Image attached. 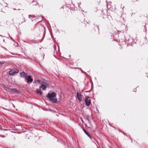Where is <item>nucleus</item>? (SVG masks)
Wrapping results in <instances>:
<instances>
[{
    "mask_svg": "<svg viewBox=\"0 0 148 148\" xmlns=\"http://www.w3.org/2000/svg\"><path fill=\"white\" fill-rule=\"evenodd\" d=\"M56 94L54 92H53L51 93H48L47 97L50 99V101L53 103H56L57 101V99L56 97Z\"/></svg>",
    "mask_w": 148,
    "mask_h": 148,
    "instance_id": "nucleus-1",
    "label": "nucleus"
},
{
    "mask_svg": "<svg viewBox=\"0 0 148 148\" xmlns=\"http://www.w3.org/2000/svg\"><path fill=\"white\" fill-rule=\"evenodd\" d=\"M85 101L86 106L88 107L89 106L91 103L90 98L88 96L86 97L85 99Z\"/></svg>",
    "mask_w": 148,
    "mask_h": 148,
    "instance_id": "nucleus-2",
    "label": "nucleus"
},
{
    "mask_svg": "<svg viewBox=\"0 0 148 148\" xmlns=\"http://www.w3.org/2000/svg\"><path fill=\"white\" fill-rule=\"evenodd\" d=\"M18 71L16 69H11L9 72V74L11 75H13L16 73H18Z\"/></svg>",
    "mask_w": 148,
    "mask_h": 148,
    "instance_id": "nucleus-3",
    "label": "nucleus"
},
{
    "mask_svg": "<svg viewBox=\"0 0 148 148\" xmlns=\"http://www.w3.org/2000/svg\"><path fill=\"white\" fill-rule=\"evenodd\" d=\"M77 98L79 101H82V96L80 93L79 92H77Z\"/></svg>",
    "mask_w": 148,
    "mask_h": 148,
    "instance_id": "nucleus-4",
    "label": "nucleus"
},
{
    "mask_svg": "<svg viewBox=\"0 0 148 148\" xmlns=\"http://www.w3.org/2000/svg\"><path fill=\"white\" fill-rule=\"evenodd\" d=\"M26 79L27 80V83L32 82L33 81V79L31 78V76L30 75L28 76Z\"/></svg>",
    "mask_w": 148,
    "mask_h": 148,
    "instance_id": "nucleus-5",
    "label": "nucleus"
},
{
    "mask_svg": "<svg viewBox=\"0 0 148 148\" xmlns=\"http://www.w3.org/2000/svg\"><path fill=\"white\" fill-rule=\"evenodd\" d=\"M20 75L22 77H26L27 76V74L24 72L20 73Z\"/></svg>",
    "mask_w": 148,
    "mask_h": 148,
    "instance_id": "nucleus-6",
    "label": "nucleus"
},
{
    "mask_svg": "<svg viewBox=\"0 0 148 148\" xmlns=\"http://www.w3.org/2000/svg\"><path fill=\"white\" fill-rule=\"evenodd\" d=\"M40 88H42L43 90H45L47 86L44 84H42L41 86H40Z\"/></svg>",
    "mask_w": 148,
    "mask_h": 148,
    "instance_id": "nucleus-7",
    "label": "nucleus"
},
{
    "mask_svg": "<svg viewBox=\"0 0 148 148\" xmlns=\"http://www.w3.org/2000/svg\"><path fill=\"white\" fill-rule=\"evenodd\" d=\"M84 131L85 132V133L91 139V137L90 136V135L84 129H83Z\"/></svg>",
    "mask_w": 148,
    "mask_h": 148,
    "instance_id": "nucleus-8",
    "label": "nucleus"
},
{
    "mask_svg": "<svg viewBox=\"0 0 148 148\" xmlns=\"http://www.w3.org/2000/svg\"><path fill=\"white\" fill-rule=\"evenodd\" d=\"M11 90L12 92L13 93L16 92L18 91L17 89L16 88H12L11 89Z\"/></svg>",
    "mask_w": 148,
    "mask_h": 148,
    "instance_id": "nucleus-9",
    "label": "nucleus"
},
{
    "mask_svg": "<svg viewBox=\"0 0 148 148\" xmlns=\"http://www.w3.org/2000/svg\"><path fill=\"white\" fill-rule=\"evenodd\" d=\"M37 93H40V95H41L42 94V92L41 91V90L40 89H38L37 90Z\"/></svg>",
    "mask_w": 148,
    "mask_h": 148,
    "instance_id": "nucleus-10",
    "label": "nucleus"
},
{
    "mask_svg": "<svg viewBox=\"0 0 148 148\" xmlns=\"http://www.w3.org/2000/svg\"><path fill=\"white\" fill-rule=\"evenodd\" d=\"M31 17H32V16L31 15H29V18H30Z\"/></svg>",
    "mask_w": 148,
    "mask_h": 148,
    "instance_id": "nucleus-11",
    "label": "nucleus"
},
{
    "mask_svg": "<svg viewBox=\"0 0 148 148\" xmlns=\"http://www.w3.org/2000/svg\"><path fill=\"white\" fill-rule=\"evenodd\" d=\"M81 121L83 123L84 122V121L83 120H81Z\"/></svg>",
    "mask_w": 148,
    "mask_h": 148,
    "instance_id": "nucleus-12",
    "label": "nucleus"
},
{
    "mask_svg": "<svg viewBox=\"0 0 148 148\" xmlns=\"http://www.w3.org/2000/svg\"><path fill=\"white\" fill-rule=\"evenodd\" d=\"M0 130H2L3 129L2 128H0Z\"/></svg>",
    "mask_w": 148,
    "mask_h": 148,
    "instance_id": "nucleus-13",
    "label": "nucleus"
},
{
    "mask_svg": "<svg viewBox=\"0 0 148 148\" xmlns=\"http://www.w3.org/2000/svg\"><path fill=\"white\" fill-rule=\"evenodd\" d=\"M2 137H5V136H2Z\"/></svg>",
    "mask_w": 148,
    "mask_h": 148,
    "instance_id": "nucleus-14",
    "label": "nucleus"
},
{
    "mask_svg": "<svg viewBox=\"0 0 148 148\" xmlns=\"http://www.w3.org/2000/svg\"><path fill=\"white\" fill-rule=\"evenodd\" d=\"M137 1V0H136Z\"/></svg>",
    "mask_w": 148,
    "mask_h": 148,
    "instance_id": "nucleus-15",
    "label": "nucleus"
}]
</instances>
